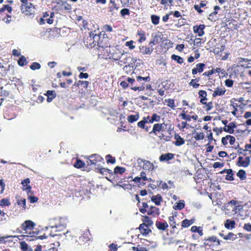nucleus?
<instances>
[{
  "instance_id": "nucleus-1",
  "label": "nucleus",
  "mask_w": 251,
  "mask_h": 251,
  "mask_svg": "<svg viewBox=\"0 0 251 251\" xmlns=\"http://www.w3.org/2000/svg\"><path fill=\"white\" fill-rule=\"evenodd\" d=\"M172 126L171 124L169 125L165 122L155 124L150 133L157 136L160 140L165 142L170 141L172 137Z\"/></svg>"
},
{
  "instance_id": "nucleus-2",
  "label": "nucleus",
  "mask_w": 251,
  "mask_h": 251,
  "mask_svg": "<svg viewBox=\"0 0 251 251\" xmlns=\"http://www.w3.org/2000/svg\"><path fill=\"white\" fill-rule=\"evenodd\" d=\"M67 219L65 217H56L50 220L49 227L54 229L55 232L64 230L67 226Z\"/></svg>"
},
{
  "instance_id": "nucleus-3",
  "label": "nucleus",
  "mask_w": 251,
  "mask_h": 251,
  "mask_svg": "<svg viewBox=\"0 0 251 251\" xmlns=\"http://www.w3.org/2000/svg\"><path fill=\"white\" fill-rule=\"evenodd\" d=\"M137 206L141 213H147L148 215L151 216V217H156L160 214L159 208L154 206H149L148 203L145 202H143L142 203H140V205Z\"/></svg>"
},
{
  "instance_id": "nucleus-4",
  "label": "nucleus",
  "mask_w": 251,
  "mask_h": 251,
  "mask_svg": "<svg viewBox=\"0 0 251 251\" xmlns=\"http://www.w3.org/2000/svg\"><path fill=\"white\" fill-rule=\"evenodd\" d=\"M243 209V206L241 202L235 200H231L228 202L225 205V210L227 213L235 215L240 213Z\"/></svg>"
},
{
  "instance_id": "nucleus-5",
  "label": "nucleus",
  "mask_w": 251,
  "mask_h": 251,
  "mask_svg": "<svg viewBox=\"0 0 251 251\" xmlns=\"http://www.w3.org/2000/svg\"><path fill=\"white\" fill-rule=\"evenodd\" d=\"M105 52L103 55L106 56L110 59L119 60L123 55V51L119 49L117 46H110L105 50Z\"/></svg>"
},
{
  "instance_id": "nucleus-6",
  "label": "nucleus",
  "mask_w": 251,
  "mask_h": 251,
  "mask_svg": "<svg viewBox=\"0 0 251 251\" xmlns=\"http://www.w3.org/2000/svg\"><path fill=\"white\" fill-rule=\"evenodd\" d=\"M21 2V10L23 14L29 17H33L35 14V6L28 0H20Z\"/></svg>"
},
{
  "instance_id": "nucleus-7",
  "label": "nucleus",
  "mask_w": 251,
  "mask_h": 251,
  "mask_svg": "<svg viewBox=\"0 0 251 251\" xmlns=\"http://www.w3.org/2000/svg\"><path fill=\"white\" fill-rule=\"evenodd\" d=\"M99 39L96 41V49L99 50H105L109 46V42L107 35L101 31L97 34Z\"/></svg>"
},
{
  "instance_id": "nucleus-8",
  "label": "nucleus",
  "mask_w": 251,
  "mask_h": 251,
  "mask_svg": "<svg viewBox=\"0 0 251 251\" xmlns=\"http://www.w3.org/2000/svg\"><path fill=\"white\" fill-rule=\"evenodd\" d=\"M6 10L8 13H11L13 8L8 4L3 5L2 7L0 8V21H2L8 24L12 21V17L11 15L5 13Z\"/></svg>"
},
{
  "instance_id": "nucleus-9",
  "label": "nucleus",
  "mask_w": 251,
  "mask_h": 251,
  "mask_svg": "<svg viewBox=\"0 0 251 251\" xmlns=\"http://www.w3.org/2000/svg\"><path fill=\"white\" fill-rule=\"evenodd\" d=\"M96 31H91L89 33V36L85 38L84 39V44L85 47L88 48L96 49V41L99 39L97 33H95Z\"/></svg>"
},
{
  "instance_id": "nucleus-10",
  "label": "nucleus",
  "mask_w": 251,
  "mask_h": 251,
  "mask_svg": "<svg viewBox=\"0 0 251 251\" xmlns=\"http://www.w3.org/2000/svg\"><path fill=\"white\" fill-rule=\"evenodd\" d=\"M151 80V78L149 76L146 77H142L141 76H138L136 77V81L137 84H135V86L132 88V90L136 91H142L145 90V83L146 82H149Z\"/></svg>"
},
{
  "instance_id": "nucleus-11",
  "label": "nucleus",
  "mask_w": 251,
  "mask_h": 251,
  "mask_svg": "<svg viewBox=\"0 0 251 251\" xmlns=\"http://www.w3.org/2000/svg\"><path fill=\"white\" fill-rule=\"evenodd\" d=\"M35 224L30 220H26L21 225V229L24 231L25 234H27V236H34V232H31V231L34 228Z\"/></svg>"
},
{
  "instance_id": "nucleus-12",
  "label": "nucleus",
  "mask_w": 251,
  "mask_h": 251,
  "mask_svg": "<svg viewBox=\"0 0 251 251\" xmlns=\"http://www.w3.org/2000/svg\"><path fill=\"white\" fill-rule=\"evenodd\" d=\"M220 240L216 236H212L204 239L203 245L205 247L213 248L220 245Z\"/></svg>"
},
{
  "instance_id": "nucleus-13",
  "label": "nucleus",
  "mask_w": 251,
  "mask_h": 251,
  "mask_svg": "<svg viewBox=\"0 0 251 251\" xmlns=\"http://www.w3.org/2000/svg\"><path fill=\"white\" fill-rule=\"evenodd\" d=\"M88 159L87 161L88 165H96L98 162L103 161V158L98 154H92L88 157Z\"/></svg>"
},
{
  "instance_id": "nucleus-14",
  "label": "nucleus",
  "mask_w": 251,
  "mask_h": 251,
  "mask_svg": "<svg viewBox=\"0 0 251 251\" xmlns=\"http://www.w3.org/2000/svg\"><path fill=\"white\" fill-rule=\"evenodd\" d=\"M135 80L134 78L128 77L125 80L122 81L120 83V86L124 89H126L127 87H130L131 89L135 86L134 83Z\"/></svg>"
},
{
  "instance_id": "nucleus-15",
  "label": "nucleus",
  "mask_w": 251,
  "mask_h": 251,
  "mask_svg": "<svg viewBox=\"0 0 251 251\" xmlns=\"http://www.w3.org/2000/svg\"><path fill=\"white\" fill-rule=\"evenodd\" d=\"M250 163V157H243L242 156H239L238 158L237 165L239 167H247L249 165Z\"/></svg>"
},
{
  "instance_id": "nucleus-16",
  "label": "nucleus",
  "mask_w": 251,
  "mask_h": 251,
  "mask_svg": "<svg viewBox=\"0 0 251 251\" xmlns=\"http://www.w3.org/2000/svg\"><path fill=\"white\" fill-rule=\"evenodd\" d=\"M137 161L139 164H141L142 162L143 163L142 167L145 170H152L154 169L153 164L149 161L139 158Z\"/></svg>"
},
{
  "instance_id": "nucleus-17",
  "label": "nucleus",
  "mask_w": 251,
  "mask_h": 251,
  "mask_svg": "<svg viewBox=\"0 0 251 251\" xmlns=\"http://www.w3.org/2000/svg\"><path fill=\"white\" fill-rule=\"evenodd\" d=\"M205 28V25L203 24H201L199 25H194L193 27V31L195 33L198 34V35L200 37L202 36L205 32L204 31Z\"/></svg>"
},
{
  "instance_id": "nucleus-18",
  "label": "nucleus",
  "mask_w": 251,
  "mask_h": 251,
  "mask_svg": "<svg viewBox=\"0 0 251 251\" xmlns=\"http://www.w3.org/2000/svg\"><path fill=\"white\" fill-rule=\"evenodd\" d=\"M226 89L224 87H218L214 91L212 96L213 97H216L218 96H222L225 94Z\"/></svg>"
},
{
  "instance_id": "nucleus-19",
  "label": "nucleus",
  "mask_w": 251,
  "mask_h": 251,
  "mask_svg": "<svg viewBox=\"0 0 251 251\" xmlns=\"http://www.w3.org/2000/svg\"><path fill=\"white\" fill-rule=\"evenodd\" d=\"M173 14V16L176 18H179L181 17V15L180 14V13L178 11H175L174 12L171 11L169 12V13L166 14L165 16H163L162 17V21L163 22L166 23L167 22L169 19L170 15Z\"/></svg>"
},
{
  "instance_id": "nucleus-20",
  "label": "nucleus",
  "mask_w": 251,
  "mask_h": 251,
  "mask_svg": "<svg viewBox=\"0 0 251 251\" xmlns=\"http://www.w3.org/2000/svg\"><path fill=\"white\" fill-rule=\"evenodd\" d=\"M205 67V64L204 63H200L196 65V67L193 68L192 70L193 75H196L197 73H201L203 72L204 68Z\"/></svg>"
},
{
  "instance_id": "nucleus-21",
  "label": "nucleus",
  "mask_w": 251,
  "mask_h": 251,
  "mask_svg": "<svg viewBox=\"0 0 251 251\" xmlns=\"http://www.w3.org/2000/svg\"><path fill=\"white\" fill-rule=\"evenodd\" d=\"M236 127V125L234 122H230L227 126H226L223 127L224 131L232 134L234 133V128Z\"/></svg>"
},
{
  "instance_id": "nucleus-22",
  "label": "nucleus",
  "mask_w": 251,
  "mask_h": 251,
  "mask_svg": "<svg viewBox=\"0 0 251 251\" xmlns=\"http://www.w3.org/2000/svg\"><path fill=\"white\" fill-rule=\"evenodd\" d=\"M175 154L172 153L168 152L165 154H162L159 157V160L162 161H167L173 159L174 158Z\"/></svg>"
},
{
  "instance_id": "nucleus-23",
  "label": "nucleus",
  "mask_w": 251,
  "mask_h": 251,
  "mask_svg": "<svg viewBox=\"0 0 251 251\" xmlns=\"http://www.w3.org/2000/svg\"><path fill=\"white\" fill-rule=\"evenodd\" d=\"M91 234L89 231L84 232L79 237V241L81 243H86L91 240Z\"/></svg>"
},
{
  "instance_id": "nucleus-24",
  "label": "nucleus",
  "mask_w": 251,
  "mask_h": 251,
  "mask_svg": "<svg viewBox=\"0 0 251 251\" xmlns=\"http://www.w3.org/2000/svg\"><path fill=\"white\" fill-rule=\"evenodd\" d=\"M140 52L143 55L151 54L153 50L152 48L147 47V46H141L139 47Z\"/></svg>"
},
{
  "instance_id": "nucleus-25",
  "label": "nucleus",
  "mask_w": 251,
  "mask_h": 251,
  "mask_svg": "<svg viewBox=\"0 0 251 251\" xmlns=\"http://www.w3.org/2000/svg\"><path fill=\"white\" fill-rule=\"evenodd\" d=\"M131 58V56L128 55L126 54H125L124 52H123V55L121 59H120L118 60V64L120 65H123L124 64H127Z\"/></svg>"
},
{
  "instance_id": "nucleus-26",
  "label": "nucleus",
  "mask_w": 251,
  "mask_h": 251,
  "mask_svg": "<svg viewBox=\"0 0 251 251\" xmlns=\"http://www.w3.org/2000/svg\"><path fill=\"white\" fill-rule=\"evenodd\" d=\"M199 97L200 98V102L201 104H205L206 100H207V92L205 90H201L198 93Z\"/></svg>"
},
{
  "instance_id": "nucleus-27",
  "label": "nucleus",
  "mask_w": 251,
  "mask_h": 251,
  "mask_svg": "<svg viewBox=\"0 0 251 251\" xmlns=\"http://www.w3.org/2000/svg\"><path fill=\"white\" fill-rule=\"evenodd\" d=\"M139 229L140 233L143 235H147L150 232H151L149 226H146L145 224H140Z\"/></svg>"
},
{
  "instance_id": "nucleus-28",
  "label": "nucleus",
  "mask_w": 251,
  "mask_h": 251,
  "mask_svg": "<svg viewBox=\"0 0 251 251\" xmlns=\"http://www.w3.org/2000/svg\"><path fill=\"white\" fill-rule=\"evenodd\" d=\"M0 96L2 97V98H4V100L6 98H10L11 99H13L14 97L11 94L10 92L8 90H7L4 89L3 87L0 88Z\"/></svg>"
},
{
  "instance_id": "nucleus-29",
  "label": "nucleus",
  "mask_w": 251,
  "mask_h": 251,
  "mask_svg": "<svg viewBox=\"0 0 251 251\" xmlns=\"http://www.w3.org/2000/svg\"><path fill=\"white\" fill-rule=\"evenodd\" d=\"M30 183V179L28 178L24 179L22 181L21 184L24 187L23 190L27 191V193L29 192L31 190V187L28 185Z\"/></svg>"
},
{
  "instance_id": "nucleus-30",
  "label": "nucleus",
  "mask_w": 251,
  "mask_h": 251,
  "mask_svg": "<svg viewBox=\"0 0 251 251\" xmlns=\"http://www.w3.org/2000/svg\"><path fill=\"white\" fill-rule=\"evenodd\" d=\"M221 8L219 6H218V5L215 6L214 7V11L213 12L211 13L209 15L208 19L211 21H212V20L215 21L216 18V15L218 14V11Z\"/></svg>"
},
{
  "instance_id": "nucleus-31",
  "label": "nucleus",
  "mask_w": 251,
  "mask_h": 251,
  "mask_svg": "<svg viewBox=\"0 0 251 251\" xmlns=\"http://www.w3.org/2000/svg\"><path fill=\"white\" fill-rule=\"evenodd\" d=\"M174 138L176 140L175 145L176 146H180L185 143V140L178 134H175Z\"/></svg>"
},
{
  "instance_id": "nucleus-32",
  "label": "nucleus",
  "mask_w": 251,
  "mask_h": 251,
  "mask_svg": "<svg viewBox=\"0 0 251 251\" xmlns=\"http://www.w3.org/2000/svg\"><path fill=\"white\" fill-rule=\"evenodd\" d=\"M151 200L156 205H160L161 202L163 201V199L160 194H157L155 196H152L151 198Z\"/></svg>"
},
{
  "instance_id": "nucleus-33",
  "label": "nucleus",
  "mask_w": 251,
  "mask_h": 251,
  "mask_svg": "<svg viewBox=\"0 0 251 251\" xmlns=\"http://www.w3.org/2000/svg\"><path fill=\"white\" fill-rule=\"evenodd\" d=\"M45 95L47 96V101L48 102H51L52 100L56 97V93L55 91L53 90L47 91L46 94Z\"/></svg>"
},
{
  "instance_id": "nucleus-34",
  "label": "nucleus",
  "mask_w": 251,
  "mask_h": 251,
  "mask_svg": "<svg viewBox=\"0 0 251 251\" xmlns=\"http://www.w3.org/2000/svg\"><path fill=\"white\" fill-rule=\"evenodd\" d=\"M155 226L158 229L161 230H165L168 227V224L166 222H161L158 221L156 222Z\"/></svg>"
},
{
  "instance_id": "nucleus-35",
  "label": "nucleus",
  "mask_w": 251,
  "mask_h": 251,
  "mask_svg": "<svg viewBox=\"0 0 251 251\" xmlns=\"http://www.w3.org/2000/svg\"><path fill=\"white\" fill-rule=\"evenodd\" d=\"M225 49V45L222 44H218L213 49V52L215 54H219L224 51Z\"/></svg>"
},
{
  "instance_id": "nucleus-36",
  "label": "nucleus",
  "mask_w": 251,
  "mask_h": 251,
  "mask_svg": "<svg viewBox=\"0 0 251 251\" xmlns=\"http://www.w3.org/2000/svg\"><path fill=\"white\" fill-rule=\"evenodd\" d=\"M191 232L193 233L197 232L199 236L203 235V229L201 226H192L191 228Z\"/></svg>"
},
{
  "instance_id": "nucleus-37",
  "label": "nucleus",
  "mask_w": 251,
  "mask_h": 251,
  "mask_svg": "<svg viewBox=\"0 0 251 251\" xmlns=\"http://www.w3.org/2000/svg\"><path fill=\"white\" fill-rule=\"evenodd\" d=\"M194 219H191L190 220L185 219L181 222V226L184 228L188 227L194 224Z\"/></svg>"
},
{
  "instance_id": "nucleus-38",
  "label": "nucleus",
  "mask_w": 251,
  "mask_h": 251,
  "mask_svg": "<svg viewBox=\"0 0 251 251\" xmlns=\"http://www.w3.org/2000/svg\"><path fill=\"white\" fill-rule=\"evenodd\" d=\"M230 105L233 107V109H238V108H243L242 105L240 104L239 102H237L235 98L232 99L230 100Z\"/></svg>"
},
{
  "instance_id": "nucleus-39",
  "label": "nucleus",
  "mask_w": 251,
  "mask_h": 251,
  "mask_svg": "<svg viewBox=\"0 0 251 251\" xmlns=\"http://www.w3.org/2000/svg\"><path fill=\"white\" fill-rule=\"evenodd\" d=\"M235 222L234 220L227 219L225 223V226L227 229H232L235 227Z\"/></svg>"
},
{
  "instance_id": "nucleus-40",
  "label": "nucleus",
  "mask_w": 251,
  "mask_h": 251,
  "mask_svg": "<svg viewBox=\"0 0 251 251\" xmlns=\"http://www.w3.org/2000/svg\"><path fill=\"white\" fill-rule=\"evenodd\" d=\"M139 118V114L138 113H137L135 115H129L127 118V120L129 123H132L137 121Z\"/></svg>"
},
{
  "instance_id": "nucleus-41",
  "label": "nucleus",
  "mask_w": 251,
  "mask_h": 251,
  "mask_svg": "<svg viewBox=\"0 0 251 251\" xmlns=\"http://www.w3.org/2000/svg\"><path fill=\"white\" fill-rule=\"evenodd\" d=\"M226 175L225 179L226 180L232 181L234 180L233 171L231 169L226 170Z\"/></svg>"
},
{
  "instance_id": "nucleus-42",
  "label": "nucleus",
  "mask_w": 251,
  "mask_h": 251,
  "mask_svg": "<svg viewBox=\"0 0 251 251\" xmlns=\"http://www.w3.org/2000/svg\"><path fill=\"white\" fill-rule=\"evenodd\" d=\"M20 247L23 251H33V249L25 241L20 242Z\"/></svg>"
},
{
  "instance_id": "nucleus-43",
  "label": "nucleus",
  "mask_w": 251,
  "mask_h": 251,
  "mask_svg": "<svg viewBox=\"0 0 251 251\" xmlns=\"http://www.w3.org/2000/svg\"><path fill=\"white\" fill-rule=\"evenodd\" d=\"M89 82L88 81L86 80H78L77 82H75L74 85L76 87H78L79 86H83L84 88H87L89 85Z\"/></svg>"
},
{
  "instance_id": "nucleus-44",
  "label": "nucleus",
  "mask_w": 251,
  "mask_h": 251,
  "mask_svg": "<svg viewBox=\"0 0 251 251\" xmlns=\"http://www.w3.org/2000/svg\"><path fill=\"white\" fill-rule=\"evenodd\" d=\"M143 217V219L142 221L143 223L142 224H145L146 226H150L152 225L153 222L150 217L148 216H144Z\"/></svg>"
},
{
  "instance_id": "nucleus-45",
  "label": "nucleus",
  "mask_w": 251,
  "mask_h": 251,
  "mask_svg": "<svg viewBox=\"0 0 251 251\" xmlns=\"http://www.w3.org/2000/svg\"><path fill=\"white\" fill-rule=\"evenodd\" d=\"M161 119V116L156 113H153L151 116V119L149 121V123H153L154 122H158Z\"/></svg>"
},
{
  "instance_id": "nucleus-46",
  "label": "nucleus",
  "mask_w": 251,
  "mask_h": 251,
  "mask_svg": "<svg viewBox=\"0 0 251 251\" xmlns=\"http://www.w3.org/2000/svg\"><path fill=\"white\" fill-rule=\"evenodd\" d=\"M176 217V215L175 214V215L170 216L168 218L169 224L173 229H174L176 227V224L175 219V218Z\"/></svg>"
},
{
  "instance_id": "nucleus-47",
  "label": "nucleus",
  "mask_w": 251,
  "mask_h": 251,
  "mask_svg": "<svg viewBox=\"0 0 251 251\" xmlns=\"http://www.w3.org/2000/svg\"><path fill=\"white\" fill-rule=\"evenodd\" d=\"M85 165L84 162L79 159H77L74 166L77 169H81Z\"/></svg>"
},
{
  "instance_id": "nucleus-48",
  "label": "nucleus",
  "mask_w": 251,
  "mask_h": 251,
  "mask_svg": "<svg viewBox=\"0 0 251 251\" xmlns=\"http://www.w3.org/2000/svg\"><path fill=\"white\" fill-rule=\"evenodd\" d=\"M28 61H27L26 57L24 55H22L18 61V65L22 67L26 65Z\"/></svg>"
},
{
  "instance_id": "nucleus-49",
  "label": "nucleus",
  "mask_w": 251,
  "mask_h": 251,
  "mask_svg": "<svg viewBox=\"0 0 251 251\" xmlns=\"http://www.w3.org/2000/svg\"><path fill=\"white\" fill-rule=\"evenodd\" d=\"M137 34L140 36V38L138 40L139 43H141L146 40V34L144 31H138Z\"/></svg>"
},
{
  "instance_id": "nucleus-50",
  "label": "nucleus",
  "mask_w": 251,
  "mask_h": 251,
  "mask_svg": "<svg viewBox=\"0 0 251 251\" xmlns=\"http://www.w3.org/2000/svg\"><path fill=\"white\" fill-rule=\"evenodd\" d=\"M126 172V169L123 167L117 166L114 168V173L115 174H123Z\"/></svg>"
},
{
  "instance_id": "nucleus-51",
  "label": "nucleus",
  "mask_w": 251,
  "mask_h": 251,
  "mask_svg": "<svg viewBox=\"0 0 251 251\" xmlns=\"http://www.w3.org/2000/svg\"><path fill=\"white\" fill-rule=\"evenodd\" d=\"M171 58L172 60L176 61L177 63L180 64H182L184 61L182 57L174 54L172 55Z\"/></svg>"
},
{
  "instance_id": "nucleus-52",
  "label": "nucleus",
  "mask_w": 251,
  "mask_h": 251,
  "mask_svg": "<svg viewBox=\"0 0 251 251\" xmlns=\"http://www.w3.org/2000/svg\"><path fill=\"white\" fill-rule=\"evenodd\" d=\"M151 19L152 23L154 25H157L159 23L160 17L159 16L156 15H151Z\"/></svg>"
},
{
  "instance_id": "nucleus-53",
  "label": "nucleus",
  "mask_w": 251,
  "mask_h": 251,
  "mask_svg": "<svg viewBox=\"0 0 251 251\" xmlns=\"http://www.w3.org/2000/svg\"><path fill=\"white\" fill-rule=\"evenodd\" d=\"M194 134V138L196 140H202L204 138V134L202 132H197L195 131Z\"/></svg>"
},
{
  "instance_id": "nucleus-54",
  "label": "nucleus",
  "mask_w": 251,
  "mask_h": 251,
  "mask_svg": "<svg viewBox=\"0 0 251 251\" xmlns=\"http://www.w3.org/2000/svg\"><path fill=\"white\" fill-rule=\"evenodd\" d=\"M237 176L239 177L241 180H244L246 178V172L243 170H240L237 173Z\"/></svg>"
},
{
  "instance_id": "nucleus-55",
  "label": "nucleus",
  "mask_w": 251,
  "mask_h": 251,
  "mask_svg": "<svg viewBox=\"0 0 251 251\" xmlns=\"http://www.w3.org/2000/svg\"><path fill=\"white\" fill-rule=\"evenodd\" d=\"M237 238V235L232 232H229L226 236H225V240L233 241Z\"/></svg>"
},
{
  "instance_id": "nucleus-56",
  "label": "nucleus",
  "mask_w": 251,
  "mask_h": 251,
  "mask_svg": "<svg viewBox=\"0 0 251 251\" xmlns=\"http://www.w3.org/2000/svg\"><path fill=\"white\" fill-rule=\"evenodd\" d=\"M49 16V14L48 12H44L43 14V17L42 18H41L39 20V24L40 25L45 24L46 22V19H48L49 18H48Z\"/></svg>"
},
{
  "instance_id": "nucleus-57",
  "label": "nucleus",
  "mask_w": 251,
  "mask_h": 251,
  "mask_svg": "<svg viewBox=\"0 0 251 251\" xmlns=\"http://www.w3.org/2000/svg\"><path fill=\"white\" fill-rule=\"evenodd\" d=\"M105 159L106 160L107 163H110L111 164H114L116 162V159L114 157H113L110 154H108L105 156Z\"/></svg>"
},
{
  "instance_id": "nucleus-58",
  "label": "nucleus",
  "mask_w": 251,
  "mask_h": 251,
  "mask_svg": "<svg viewBox=\"0 0 251 251\" xmlns=\"http://www.w3.org/2000/svg\"><path fill=\"white\" fill-rule=\"evenodd\" d=\"M17 203L18 205L22 206L23 209L25 210L26 209V200H25V199L23 198V199H19L17 200Z\"/></svg>"
},
{
  "instance_id": "nucleus-59",
  "label": "nucleus",
  "mask_w": 251,
  "mask_h": 251,
  "mask_svg": "<svg viewBox=\"0 0 251 251\" xmlns=\"http://www.w3.org/2000/svg\"><path fill=\"white\" fill-rule=\"evenodd\" d=\"M165 101L168 103V106L171 108L172 109H175L176 106L175 103V100L172 99H169L168 100H165Z\"/></svg>"
},
{
  "instance_id": "nucleus-60",
  "label": "nucleus",
  "mask_w": 251,
  "mask_h": 251,
  "mask_svg": "<svg viewBox=\"0 0 251 251\" xmlns=\"http://www.w3.org/2000/svg\"><path fill=\"white\" fill-rule=\"evenodd\" d=\"M10 205V202L7 199H2L0 201V206L2 207L9 206Z\"/></svg>"
},
{
  "instance_id": "nucleus-61",
  "label": "nucleus",
  "mask_w": 251,
  "mask_h": 251,
  "mask_svg": "<svg viewBox=\"0 0 251 251\" xmlns=\"http://www.w3.org/2000/svg\"><path fill=\"white\" fill-rule=\"evenodd\" d=\"M61 8L63 9L66 10H71L72 9L71 5L67 3V2H62L61 4Z\"/></svg>"
},
{
  "instance_id": "nucleus-62",
  "label": "nucleus",
  "mask_w": 251,
  "mask_h": 251,
  "mask_svg": "<svg viewBox=\"0 0 251 251\" xmlns=\"http://www.w3.org/2000/svg\"><path fill=\"white\" fill-rule=\"evenodd\" d=\"M179 116L181 117V119L185 120L186 121L190 122L191 120V117L190 115L187 114L185 113H181Z\"/></svg>"
},
{
  "instance_id": "nucleus-63",
  "label": "nucleus",
  "mask_w": 251,
  "mask_h": 251,
  "mask_svg": "<svg viewBox=\"0 0 251 251\" xmlns=\"http://www.w3.org/2000/svg\"><path fill=\"white\" fill-rule=\"evenodd\" d=\"M110 2L112 4L111 6L109 7L110 12L113 11L114 9L117 10H118L119 7L116 3L115 0H110Z\"/></svg>"
},
{
  "instance_id": "nucleus-64",
  "label": "nucleus",
  "mask_w": 251,
  "mask_h": 251,
  "mask_svg": "<svg viewBox=\"0 0 251 251\" xmlns=\"http://www.w3.org/2000/svg\"><path fill=\"white\" fill-rule=\"evenodd\" d=\"M184 206L185 203L184 201H179L177 203V204L174 206V208L175 209L181 210L184 207Z\"/></svg>"
}]
</instances>
